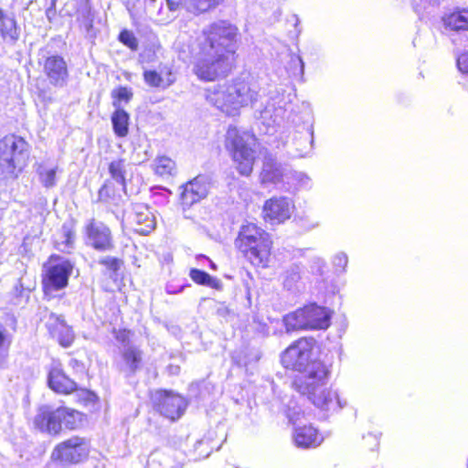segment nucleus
I'll return each mask as SVG.
<instances>
[{
  "label": "nucleus",
  "mask_w": 468,
  "mask_h": 468,
  "mask_svg": "<svg viewBox=\"0 0 468 468\" xmlns=\"http://www.w3.org/2000/svg\"><path fill=\"white\" fill-rule=\"evenodd\" d=\"M457 66L462 73L468 74V52L462 54L457 58Z\"/></svg>",
  "instance_id": "a19ab883"
},
{
  "label": "nucleus",
  "mask_w": 468,
  "mask_h": 468,
  "mask_svg": "<svg viewBox=\"0 0 468 468\" xmlns=\"http://www.w3.org/2000/svg\"><path fill=\"white\" fill-rule=\"evenodd\" d=\"M54 259V256H52L48 264L45 266L42 285L46 295H51L53 292L67 287L69 278L73 271V265L69 261L58 260L52 262Z\"/></svg>",
  "instance_id": "6e6552de"
},
{
  "label": "nucleus",
  "mask_w": 468,
  "mask_h": 468,
  "mask_svg": "<svg viewBox=\"0 0 468 468\" xmlns=\"http://www.w3.org/2000/svg\"><path fill=\"white\" fill-rule=\"evenodd\" d=\"M58 165L45 162L37 164L36 173L40 184L46 188H52L57 185Z\"/></svg>",
  "instance_id": "5701e85b"
},
{
  "label": "nucleus",
  "mask_w": 468,
  "mask_h": 468,
  "mask_svg": "<svg viewBox=\"0 0 468 468\" xmlns=\"http://www.w3.org/2000/svg\"><path fill=\"white\" fill-rule=\"evenodd\" d=\"M52 336L65 347L69 346L74 340L73 331L66 323Z\"/></svg>",
  "instance_id": "72a5a7b5"
},
{
  "label": "nucleus",
  "mask_w": 468,
  "mask_h": 468,
  "mask_svg": "<svg viewBox=\"0 0 468 468\" xmlns=\"http://www.w3.org/2000/svg\"><path fill=\"white\" fill-rule=\"evenodd\" d=\"M7 352L0 349V370L6 367L7 365Z\"/></svg>",
  "instance_id": "a18cd8bd"
},
{
  "label": "nucleus",
  "mask_w": 468,
  "mask_h": 468,
  "mask_svg": "<svg viewBox=\"0 0 468 468\" xmlns=\"http://www.w3.org/2000/svg\"><path fill=\"white\" fill-rule=\"evenodd\" d=\"M128 221L137 233L146 235L155 228V218L150 208L142 203L134 204L128 214Z\"/></svg>",
  "instance_id": "ddd939ff"
},
{
  "label": "nucleus",
  "mask_w": 468,
  "mask_h": 468,
  "mask_svg": "<svg viewBox=\"0 0 468 468\" xmlns=\"http://www.w3.org/2000/svg\"><path fill=\"white\" fill-rule=\"evenodd\" d=\"M238 28L227 21L206 27L199 40V53L193 72L204 81L225 77L232 69L237 49Z\"/></svg>",
  "instance_id": "f03ea898"
},
{
  "label": "nucleus",
  "mask_w": 468,
  "mask_h": 468,
  "mask_svg": "<svg viewBox=\"0 0 468 468\" xmlns=\"http://www.w3.org/2000/svg\"><path fill=\"white\" fill-rule=\"evenodd\" d=\"M60 410L64 411L62 415L63 425L69 430L76 429L82 420V414L75 410L60 407Z\"/></svg>",
  "instance_id": "c756f323"
},
{
  "label": "nucleus",
  "mask_w": 468,
  "mask_h": 468,
  "mask_svg": "<svg viewBox=\"0 0 468 468\" xmlns=\"http://www.w3.org/2000/svg\"><path fill=\"white\" fill-rule=\"evenodd\" d=\"M154 408L164 417L176 420L184 414L187 402L184 397L167 390H155L152 394Z\"/></svg>",
  "instance_id": "1a4fd4ad"
},
{
  "label": "nucleus",
  "mask_w": 468,
  "mask_h": 468,
  "mask_svg": "<svg viewBox=\"0 0 468 468\" xmlns=\"http://www.w3.org/2000/svg\"><path fill=\"white\" fill-rule=\"evenodd\" d=\"M63 410H60V407L52 410L48 406L40 408L38 413L35 418V424L41 430H45L49 433L58 434L63 425Z\"/></svg>",
  "instance_id": "f3484780"
},
{
  "label": "nucleus",
  "mask_w": 468,
  "mask_h": 468,
  "mask_svg": "<svg viewBox=\"0 0 468 468\" xmlns=\"http://www.w3.org/2000/svg\"><path fill=\"white\" fill-rule=\"evenodd\" d=\"M115 108L112 115V123L115 134L119 137H125L128 134L129 114L121 108L117 101H113Z\"/></svg>",
  "instance_id": "b1692460"
},
{
  "label": "nucleus",
  "mask_w": 468,
  "mask_h": 468,
  "mask_svg": "<svg viewBox=\"0 0 468 468\" xmlns=\"http://www.w3.org/2000/svg\"><path fill=\"white\" fill-rule=\"evenodd\" d=\"M44 72L49 83L56 87H63L69 78L68 67L60 56H50L44 63Z\"/></svg>",
  "instance_id": "dca6fc26"
},
{
  "label": "nucleus",
  "mask_w": 468,
  "mask_h": 468,
  "mask_svg": "<svg viewBox=\"0 0 468 468\" xmlns=\"http://www.w3.org/2000/svg\"><path fill=\"white\" fill-rule=\"evenodd\" d=\"M165 1H166V5L170 11L177 10L183 3V0H165Z\"/></svg>",
  "instance_id": "c03bdc74"
},
{
  "label": "nucleus",
  "mask_w": 468,
  "mask_h": 468,
  "mask_svg": "<svg viewBox=\"0 0 468 468\" xmlns=\"http://www.w3.org/2000/svg\"><path fill=\"white\" fill-rule=\"evenodd\" d=\"M112 187L104 184L99 190L98 197L100 201L107 202L111 197Z\"/></svg>",
  "instance_id": "37998d69"
},
{
  "label": "nucleus",
  "mask_w": 468,
  "mask_h": 468,
  "mask_svg": "<svg viewBox=\"0 0 468 468\" xmlns=\"http://www.w3.org/2000/svg\"><path fill=\"white\" fill-rule=\"evenodd\" d=\"M109 173L112 178L125 187V161L123 159L113 160L109 165Z\"/></svg>",
  "instance_id": "c85d7f7f"
},
{
  "label": "nucleus",
  "mask_w": 468,
  "mask_h": 468,
  "mask_svg": "<svg viewBox=\"0 0 468 468\" xmlns=\"http://www.w3.org/2000/svg\"><path fill=\"white\" fill-rule=\"evenodd\" d=\"M120 41L127 46L132 50H137L138 49V40L133 35V32L129 30H122L119 35Z\"/></svg>",
  "instance_id": "e433bc0d"
},
{
  "label": "nucleus",
  "mask_w": 468,
  "mask_h": 468,
  "mask_svg": "<svg viewBox=\"0 0 468 468\" xmlns=\"http://www.w3.org/2000/svg\"><path fill=\"white\" fill-rule=\"evenodd\" d=\"M444 26L451 30H468V10L463 9L447 16Z\"/></svg>",
  "instance_id": "a878e982"
},
{
  "label": "nucleus",
  "mask_w": 468,
  "mask_h": 468,
  "mask_svg": "<svg viewBox=\"0 0 468 468\" xmlns=\"http://www.w3.org/2000/svg\"><path fill=\"white\" fill-rule=\"evenodd\" d=\"M331 312L317 304H309L286 314L283 323L287 332L308 329H326L330 325Z\"/></svg>",
  "instance_id": "0eeeda50"
},
{
  "label": "nucleus",
  "mask_w": 468,
  "mask_h": 468,
  "mask_svg": "<svg viewBox=\"0 0 468 468\" xmlns=\"http://www.w3.org/2000/svg\"><path fill=\"white\" fill-rule=\"evenodd\" d=\"M311 179L302 172L291 171L289 169V179H286L285 185L298 187H307L310 185Z\"/></svg>",
  "instance_id": "473e14b6"
},
{
  "label": "nucleus",
  "mask_w": 468,
  "mask_h": 468,
  "mask_svg": "<svg viewBox=\"0 0 468 468\" xmlns=\"http://www.w3.org/2000/svg\"><path fill=\"white\" fill-rule=\"evenodd\" d=\"M29 156L28 144L21 137L11 134L0 140V175L16 178L27 165Z\"/></svg>",
  "instance_id": "39448f33"
},
{
  "label": "nucleus",
  "mask_w": 468,
  "mask_h": 468,
  "mask_svg": "<svg viewBox=\"0 0 468 468\" xmlns=\"http://www.w3.org/2000/svg\"><path fill=\"white\" fill-rule=\"evenodd\" d=\"M99 263L104 266L108 271L116 273L122 265V261L115 257L105 256L99 260Z\"/></svg>",
  "instance_id": "c9c22d12"
},
{
  "label": "nucleus",
  "mask_w": 468,
  "mask_h": 468,
  "mask_svg": "<svg viewBox=\"0 0 468 468\" xmlns=\"http://www.w3.org/2000/svg\"><path fill=\"white\" fill-rule=\"evenodd\" d=\"M210 183L206 176H197L186 183L181 193V199L185 205L191 206L205 198L209 191Z\"/></svg>",
  "instance_id": "2eb2a0df"
},
{
  "label": "nucleus",
  "mask_w": 468,
  "mask_h": 468,
  "mask_svg": "<svg viewBox=\"0 0 468 468\" xmlns=\"http://www.w3.org/2000/svg\"><path fill=\"white\" fill-rule=\"evenodd\" d=\"M294 211V203L287 197H273L265 201L263 206L264 218L271 223H283Z\"/></svg>",
  "instance_id": "f8f14e48"
},
{
  "label": "nucleus",
  "mask_w": 468,
  "mask_h": 468,
  "mask_svg": "<svg viewBox=\"0 0 468 468\" xmlns=\"http://www.w3.org/2000/svg\"><path fill=\"white\" fill-rule=\"evenodd\" d=\"M89 441L80 437H71L58 444L52 452V458L63 463H79L89 456Z\"/></svg>",
  "instance_id": "9d476101"
},
{
  "label": "nucleus",
  "mask_w": 468,
  "mask_h": 468,
  "mask_svg": "<svg viewBox=\"0 0 468 468\" xmlns=\"http://www.w3.org/2000/svg\"><path fill=\"white\" fill-rule=\"evenodd\" d=\"M121 359L119 368L126 376L134 375L141 367L143 360L142 350L133 344H127L121 348Z\"/></svg>",
  "instance_id": "a211bd4d"
},
{
  "label": "nucleus",
  "mask_w": 468,
  "mask_h": 468,
  "mask_svg": "<svg viewBox=\"0 0 468 468\" xmlns=\"http://www.w3.org/2000/svg\"><path fill=\"white\" fill-rule=\"evenodd\" d=\"M256 138L249 132H240L229 127L226 134V147L231 153L236 167L240 175L250 176L255 161Z\"/></svg>",
  "instance_id": "423d86ee"
},
{
  "label": "nucleus",
  "mask_w": 468,
  "mask_h": 468,
  "mask_svg": "<svg viewBox=\"0 0 468 468\" xmlns=\"http://www.w3.org/2000/svg\"><path fill=\"white\" fill-rule=\"evenodd\" d=\"M262 185H285L289 179V169L279 163L272 155H266L263 160L262 169L260 175Z\"/></svg>",
  "instance_id": "4468645a"
},
{
  "label": "nucleus",
  "mask_w": 468,
  "mask_h": 468,
  "mask_svg": "<svg viewBox=\"0 0 468 468\" xmlns=\"http://www.w3.org/2000/svg\"><path fill=\"white\" fill-rule=\"evenodd\" d=\"M5 342V335L4 332L0 329V349L4 346V344Z\"/></svg>",
  "instance_id": "de8ad7c7"
},
{
  "label": "nucleus",
  "mask_w": 468,
  "mask_h": 468,
  "mask_svg": "<svg viewBox=\"0 0 468 468\" xmlns=\"http://www.w3.org/2000/svg\"><path fill=\"white\" fill-rule=\"evenodd\" d=\"M348 258L347 255L344 252H339L335 255L333 263L335 267L337 269H340L341 271H344L346 266L347 265Z\"/></svg>",
  "instance_id": "ea45409f"
},
{
  "label": "nucleus",
  "mask_w": 468,
  "mask_h": 468,
  "mask_svg": "<svg viewBox=\"0 0 468 468\" xmlns=\"http://www.w3.org/2000/svg\"><path fill=\"white\" fill-rule=\"evenodd\" d=\"M223 0H185L186 9L194 15L207 12L217 6Z\"/></svg>",
  "instance_id": "bb28decb"
},
{
  "label": "nucleus",
  "mask_w": 468,
  "mask_h": 468,
  "mask_svg": "<svg viewBox=\"0 0 468 468\" xmlns=\"http://www.w3.org/2000/svg\"><path fill=\"white\" fill-rule=\"evenodd\" d=\"M288 71L293 78L303 80L304 74V63L299 55L291 54Z\"/></svg>",
  "instance_id": "2f4dec72"
},
{
  "label": "nucleus",
  "mask_w": 468,
  "mask_h": 468,
  "mask_svg": "<svg viewBox=\"0 0 468 468\" xmlns=\"http://www.w3.org/2000/svg\"><path fill=\"white\" fill-rule=\"evenodd\" d=\"M67 236H68V238H67V243H68V245H70V244L72 243L71 236H70V234H69V233Z\"/></svg>",
  "instance_id": "8fccbe9b"
},
{
  "label": "nucleus",
  "mask_w": 468,
  "mask_h": 468,
  "mask_svg": "<svg viewBox=\"0 0 468 468\" xmlns=\"http://www.w3.org/2000/svg\"><path fill=\"white\" fill-rule=\"evenodd\" d=\"M301 278V268L298 265H292L283 274V286L289 291L298 290Z\"/></svg>",
  "instance_id": "cd10ccee"
},
{
  "label": "nucleus",
  "mask_w": 468,
  "mask_h": 468,
  "mask_svg": "<svg viewBox=\"0 0 468 468\" xmlns=\"http://www.w3.org/2000/svg\"><path fill=\"white\" fill-rule=\"evenodd\" d=\"M64 324L65 321L63 317L54 313H49L46 320V326L51 335L58 332V330L60 329L61 325Z\"/></svg>",
  "instance_id": "f704fd0d"
},
{
  "label": "nucleus",
  "mask_w": 468,
  "mask_h": 468,
  "mask_svg": "<svg viewBox=\"0 0 468 468\" xmlns=\"http://www.w3.org/2000/svg\"><path fill=\"white\" fill-rule=\"evenodd\" d=\"M87 244L100 251L113 249V241L110 229L102 222L91 219L85 226Z\"/></svg>",
  "instance_id": "9b49d317"
},
{
  "label": "nucleus",
  "mask_w": 468,
  "mask_h": 468,
  "mask_svg": "<svg viewBox=\"0 0 468 468\" xmlns=\"http://www.w3.org/2000/svg\"><path fill=\"white\" fill-rule=\"evenodd\" d=\"M79 20L80 21L81 27L86 30L87 33H89L92 28L93 23V16L90 7L86 6L80 11Z\"/></svg>",
  "instance_id": "4c0bfd02"
},
{
  "label": "nucleus",
  "mask_w": 468,
  "mask_h": 468,
  "mask_svg": "<svg viewBox=\"0 0 468 468\" xmlns=\"http://www.w3.org/2000/svg\"><path fill=\"white\" fill-rule=\"evenodd\" d=\"M152 166L154 173L163 178H169L176 174V162L165 155L157 156L154 160Z\"/></svg>",
  "instance_id": "393cba45"
},
{
  "label": "nucleus",
  "mask_w": 468,
  "mask_h": 468,
  "mask_svg": "<svg viewBox=\"0 0 468 468\" xmlns=\"http://www.w3.org/2000/svg\"><path fill=\"white\" fill-rule=\"evenodd\" d=\"M112 96L115 99L114 101H117L120 104V101H129L133 97V91L130 88L127 87H119L118 89L112 90Z\"/></svg>",
  "instance_id": "58836bf2"
},
{
  "label": "nucleus",
  "mask_w": 468,
  "mask_h": 468,
  "mask_svg": "<svg viewBox=\"0 0 468 468\" xmlns=\"http://www.w3.org/2000/svg\"><path fill=\"white\" fill-rule=\"evenodd\" d=\"M190 277L198 284L207 285L211 288H218L219 286V282L217 279L201 270L192 269L190 271Z\"/></svg>",
  "instance_id": "7c9ffc66"
},
{
  "label": "nucleus",
  "mask_w": 468,
  "mask_h": 468,
  "mask_svg": "<svg viewBox=\"0 0 468 468\" xmlns=\"http://www.w3.org/2000/svg\"><path fill=\"white\" fill-rule=\"evenodd\" d=\"M293 441L297 447L305 449L318 446L322 442L323 438L314 427L304 425L295 428Z\"/></svg>",
  "instance_id": "412c9836"
},
{
  "label": "nucleus",
  "mask_w": 468,
  "mask_h": 468,
  "mask_svg": "<svg viewBox=\"0 0 468 468\" xmlns=\"http://www.w3.org/2000/svg\"><path fill=\"white\" fill-rule=\"evenodd\" d=\"M258 92L245 80H235L215 85L206 90L207 101L229 116H237L243 107H255L256 118L269 127L278 124L283 118L282 99L277 95L267 98L260 107L254 105Z\"/></svg>",
  "instance_id": "7ed1b4c3"
},
{
  "label": "nucleus",
  "mask_w": 468,
  "mask_h": 468,
  "mask_svg": "<svg viewBox=\"0 0 468 468\" xmlns=\"http://www.w3.org/2000/svg\"><path fill=\"white\" fill-rule=\"evenodd\" d=\"M145 56H146V51H144V52L141 55V57L143 58V59H144V60H145Z\"/></svg>",
  "instance_id": "3c124183"
},
{
  "label": "nucleus",
  "mask_w": 468,
  "mask_h": 468,
  "mask_svg": "<svg viewBox=\"0 0 468 468\" xmlns=\"http://www.w3.org/2000/svg\"><path fill=\"white\" fill-rule=\"evenodd\" d=\"M56 14V5H52V2H50V5L47 8L46 15L48 20H51V17Z\"/></svg>",
  "instance_id": "49530a36"
},
{
  "label": "nucleus",
  "mask_w": 468,
  "mask_h": 468,
  "mask_svg": "<svg viewBox=\"0 0 468 468\" xmlns=\"http://www.w3.org/2000/svg\"><path fill=\"white\" fill-rule=\"evenodd\" d=\"M183 288L184 287L181 286L179 288V290L176 291V290H172L170 286H167L166 291H167L168 293H176V292H181L183 291Z\"/></svg>",
  "instance_id": "09e8293b"
},
{
  "label": "nucleus",
  "mask_w": 468,
  "mask_h": 468,
  "mask_svg": "<svg viewBox=\"0 0 468 468\" xmlns=\"http://www.w3.org/2000/svg\"><path fill=\"white\" fill-rule=\"evenodd\" d=\"M235 246L254 266H268L272 241L270 234L257 225H243L235 240Z\"/></svg>",
  "instance_id": "20e7f679"
},
{
  "label": "nucleus",
  "mask_w": 468,
  "mask_h": 468,
  "mask_svg": "<svg viewBox=\"0 0 468 468\" xmlns=\"http://www.w3.org/2000/svg\"><path fill=\"white\" fill-rule=\"evenodd\" d=\"M52 2V5H56L57 0H50Z\"/></svg>",
  "instance_id": "603ef678"
},
{
  "label": "nucleus",
  "mask_w": 468,
  "mask_h": 468,
  "mask_svg": "<svg viewBox=\"0 0 468 468\" xmlns=\"http://www.w3.org/2000/svg\"><path fill=\"white\" fill-rule=\"evenodd\" d=\"M130 335L131 332L128 330H119L115 333V338L118 342L122 343L123 346L130 343Z\"/></svg>",
  "instance_id": "79ce46f5"
},
{
  "label": "nucleus",
  "mask_w": 468,
  "mask_h": 468,
  "mask_svg": "<svg viewBox=\"0 0 468 468\" xmlns=\"http://www.w3.org/2000/svg\"><path fill=\"white\" fill-rule=\"evenodd\" d=\"M315 340L302 337L291 344L282 354V363L288 369L302 372L293 381L294 389L323 410H337L346 406L336 389L328 386L329 367L313 358Z\"/></svg>",
  "instance_id": "f257e3e1"
},
{
  "label": "nucleus",
  "mask_w": 468,
  "mask_h": 468,
  "mask_svg": "<svg viewBox=\"0 0 468 468\" xmlns=\"http://www.w3.org/2000/svg\"><path fill=\"white\" fill-rule=\"evenodd\" d=\"M0 37L7 45H15L20 37V27L16 16L0 8Z\"/></svg>",
  "instance_id": "6ab92c4d"
},
{
  "label": "nucleus",
  "mask_w": 468,
  "mask_h": 468,
  "mask_svg": "<svg viewBox=\"0 0 468 468\" xmlns=\"http://www.w3.org/2000/svg\"><path fill=\"white\" fill-rule=\"evenodd\" d=\"M48 385L58 393L69 394L77 388L76 383L68 378L61 368L53 367L48 373Z\"/></svg>",
  "instance_id": "4be33fe9"
},
{
  "label": "nucleus",
  "mask_w": 468,
  "mask_h": 468,
  "mask_svg": "<svg viewBox=\"0 0 468 468\" xmlns=\"http://www.w3.org/2000/svg\"><path fill=\"white\" fill-rule=\"evenodd\" d=\"M144 80L150 87L166 89L176 81V76L170 66L160 65L158 70H144Z\"/></svg>",
  "instance_id": "aec40b11"
}]
</instances>
